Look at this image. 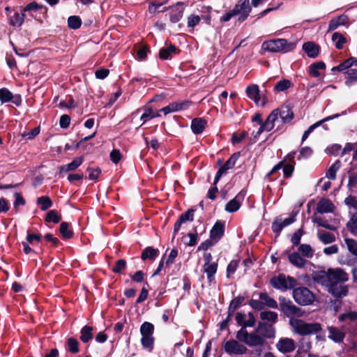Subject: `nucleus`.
<instances>
[{"instance_id": "11", "label": "nucleus", "mask_w": 357, "mask_h": 357, "mask_svg": "<svg viewBox=\"0 0 357 357\" xmlns=\"http://www.w3.org/2000/svg\"><path fill=\"white\" fill-rule=\"evenodd\" d=\"M280 300V308L282 312L289 317H301L302 312L300 308L295 306L291 301H286L284 298Z\"/></svg>"}, {"instance_id": "14", "label": "nucleus", "mask_w": 357, "mask_h": 357, "mask_svg": "<svg viewBox=\"0 0 357 357\" xmlns=\"http://www.w3.org/2000/svg\"><path fill=\"white\" fill-rule=\"evenodd\" d=\"M225 351L232 354H243L247 351V348L238 342L232 340L225 344Z\"/></svg>"}, {"instance_id": "60", "label": "nucleus", "mask_w": 357, "mask_h": 357, "mask_svg": "<svg viewBox=\"0 0 357 357\" xmlns=\"http://www.w3.org/2000/svg\"><path fill=\"white\" fill-rule=\"evenodd\" d=\"M68 346L70 352L76 354L79 351L78 342L75 338L70 337L68 340Z\"/></svg>"}, {"instance_id": "4", "label": "nucleus", "mask_w": 357, "mask_h": 357, "mask_svg": "<svg viewBox=\"0 0 357 357\" xmlns=\"http://www.w3.org/2000/svg\"><path fill=\"white\" fill-rule=\"evenodd\" d=\"M251 11L249 0H240L234 9L225 15V22L228 21L233 16H236L238 20L243 22L248 17Z\"/></svg>"}, {"instance_id": "33", "label": "nucleus", "mask_w": 357, "mask_h": 357, "mask_svg": "<svg viewBox=\"0 0 357 357\" xmlns=\"http://www.w3.org/2000/svg\"><path fill=\"white\" fill-rule=\"evenodd\" d=\"M158 253L159 250L158 249L147 247L143 250L141 257L143 260H153L158 255Z\"/></svg>"}, {"instance_id": "45", "label": "nucleus", "mask_w": 357, "mask_h": 357, "mask_svg": "<svg viewBox=\"0 0 357 357\" xmlns=\"http://www.w3.org/2000/svg\"><path fill=\"white\" fill-rule=\"evenodd\" d=\"M37 204L40 205V209L42 211H46L47 208L52 206V202L51 201L50 197L47 196H43L38 198Z\"/></svg>"}, {"instance_id": "31", "label": "nucleus", "mask_w": 357, "mask_h": 357, "mask_svg": "<svg viewBox=\"0 0 357 357\" xmlns=\"http://www.w3.org/2000/svg\"><path fill=\"white\" fill-rule=\"evenodd\" d=\"M345 75V84L347 86H351L355 83H357V69L348 70L344 73Z\"/></svg>"}, {"instance_id": "51", "label": "nucleus", "mask_w": 357, "mask_h": 357, "mask_svg": "<svg viewBox=\"0 0 357 357\" xmlns=\"http://www.w3.org/2000/svg\"><path fill=\"white\" fill-rule=\"evenodd\" d=\"M61 219V217L56 211L51 210L47 213L45 221L58 223L60 222Z\"/></svg>"}, {"instance_id": "63", "label": "nucleus", "mask_w": 357, "mask_h": 357, "mask_svg": "<svg viewBox=\"0 0 357 357\" xmlns=\"http://www.w3.org/2000/svg\"><path fill=\"white\" fill-rule=\"evenodd\" d=\"M200 17L199 15H190L188 17V26L190 28H194L196 25H197L200 22Z\"/></svg>"}, {"instance_id": "27", "label": "nucleus", "mask_w": 357, "mask_h": 357, "mask_svg": "<svg viewBox=\"0 0 357 357\" xmlns=\"http://www.w3.org/2000/svg\"><path fill=\"white\" fill-rule=\"evenodd\" d=\"M326 65L324 62H317L311 64L309 67V74L314 77H319L321 75V71L324 70Z\"/></svg>"}, {"instance_id": "20", "label": "nucleus", "mask_w": 357, "mask_h": 357, "mask_svg": "<svg viewBox=\"0 0 357 357\" xmlns=\"http://www.w3.org/2000/svg\"><path fill=\"white\" fill-rule=\"evenodd\" d=\"M183 8L182 7L181 3H178L176 5L171 8V12L169 13L170 20L173 23L178 22L183 17Z\"/></svg>"}, {"instance_id": "8", "label": "nucleus", "mask_w": 357, "mask_h": 357, "mask_svg": "<svg viewBox=\"0 0 357 357\" xmlns=\"http://www.w3.org/2000/svg\"><path fill=\"white\" fill-rule=\"evenodd\" d=\"M293 298L299 305H307L314 300V294L306 287H298L293 291Z\"/></svg>"}, {"instance_id": "16", "label": "nucleus", "mask_w": 357, "mask_h": 357, "mask_svg": "<svg viewBox=\"0 0 357 357\" xmlns=\"http://www.w3.org/2000/svg\"><path fill=\"white\" fill-rule=\"evenodd\" d=\"M256 332L261 335L264 340L265 338L273 337L275 333L274 327L271 324L265 323L259 324Z\"/></svg>"}, {"instance_id": "34", "label": "nucleus", "mask_w": 357, "mask_h": 357, "mask_svg": "<svg viewBox=\"0 0 357 357\" xmlns=\"http://www.w3.org/2000/svg\"><path fill=\"white\" fill-rule=\"evenodd\" d=\"M332 40L335 47L338 50L342 49L344 45L347 43L346 38L342 34L338 32H335L333 34Z\"/></svg>"}, {"instance_id": "1", "label": "nucleus", "mask_w": 357, "mask_h": 357, "mask_svg": "<svg viewBox=\"0 0 357 357\" xmlns=\"http://www.w3.org/2000/svg\"><path fill=\"white\" fill-rule=\"evenodd\" d=\"M312 277L314 281L327 287L328 291L335 297L342 298L348 294V286L342 283L349 280V275L340 268L314 271Z\"/></svg>"}, {"instance_id": "55", "label": "nucleus", "mask_w": 357, "mask_h": 357, "mask_svg": "<svg viewBox=\"0 0 357 357\" xmlns=\"http://www.w3.org/2000/svg\"><path fill=\"white\" fill-rule=\"evenodd\" d=\"M81 20L77 16H70L68 20V26L71 29H76L81 26Z\"/></svg>"}, {"instance_id": "37", "label": "nucleus", "mask_w": 357, "mask_h": 357, "mask_svg": "<svg viewBox=\"0 0 357 357\" xmlns=\"http://www.w3.org/2000/svg\"><path fill=\"white\" fill-rule=\"evenodd\" d=\"M340 162L339 160L334 162L327 170L326 172V177L328 179L334 180L336 178V173L340 168Z\"/></svg>"}, {"instance_id": "61", "label": "nucleus", "mask_w": 357, "mask_h": 357, "mask_svg": "<svg viewBox=\"0 0 357 357\" xmlns=\"http://www.w3.org/2000/svg\"><path fill=\"white\" fill-rule=\"evenodd\" d=\"M194 213L195 210L188 209L186 212L182 213L178 218L183 222H185L186 221H192L194 218Z\"/></svg>"}, {"instance_id": "48", "label": "nucleus", "mask_w": 357, "mask_h": 357, "mask_svg": "<svg viewBox=\"0 0 357 357\" xmlns=\"http://www.w3.org/2000/svg\"><path fill=\"white\" fill-rule=\"evenodd\" d=\"M352 61H353V59H351L350 57V58L346 59L342 63H341L340 65L333 67L331 69V70L333 72H335V71H343L344 70H347L353 66Z\"/></svg>"}, {"instance_id": "54", "label": "nucleus", "mask_w": 357, "mask_h": 357, "mask_svg": "<svg viewBox=\"0 0 357 357\" xmlns=\"http://www.w3.org/2000/svg\"><path fill=\"white\" fill-rule=\"evenodd\" d=\"M152 119H153V109L151 107H145L144 109L143 113L140 116V119L141 121H142V123L140 125V126L144 124L147 121Z\"/></svg>"}, {"instance_id": "17", "label": "nucleus", "mask_w": 357, "mask_h": 357, "mask_svg": "<svg viewBox=\"0 0 357 357\" xmlns=\"http://www.w3.org/2000/svg\"><path fill=\"white\" fill-rule=\"evenodd\" d=\"M348 21L349 17L347 15L344 14L332 19L328 24V31L335 30L340 26L347 25L348 24Z\"/></svg>"}, {"instance_id": "30", "label": "nucleus", "mask_w": 357, "mask_h": 357, "mask_svg": "<svg viewBox=\"0 0 357 357\" xmlns=\"http://www.w3.org/2000/svg\"><path fill=\"white\" fill-rule=\"evenodd\" d=\"M298 250L304 258L311 259L314 254V250L309 244H301L298 248Z\"/></svg>"}, {"instance_id": "23", "label": "nucleus", "mask_w": 357, "mask_h": 357, "mask_svg": "<svg viewBox=\"0 0 357 357\" xmlns=\"http://www.w3.org/2000/svg\"><path fill=\"white\" fill-rule=\"evenodd\" d=\"M223 174V166H220L218 171L217 172L216 176L213 181V186H212L208 191L207 197L210 199H215L216 194L218 192V188L215 186L217 182L221 178Z\"/></svg>"}, {"instance_id": "7", "label": "nucleus", "mask_w": 357, "mask_h": 357, "mask_svg": "<svg viewBox=\"0 0 357 357\" xmlns=\"http://www.w3.org/2000/svg\"><path fill=\"white\" fill-rule=\"evenodd\" d=\"M191 101L186 100L170 102L167 106L162 108L156 112L153 110V119L160 116V113L161 112H162L165 115H167L170 113L185 110L191 105Z\"/></svg>"}, {"instance_id": "44", "label": "nucleus", "mask_w": 357, "mask_h": 357, "mask_svg": "<svg viewBox=\"0 0 357 357\" xmlns=\"http://www.w3.org/2000/svg\"><path fill=\"white\" fill-rule=\"evenodd\" d=\"M42 8L43 6L41 5H39L38 3L33 1L26 5L24 8H22L21 11L24 13L28 12L32 17H33V13L38 11Z\"/></svg>"}, {"instance_id": "13", "label": "nucleus", "mask_w": 357, "mask_h": 357, "mask_svg": "<svg viewBox=\"0 0 357 357\" xmlns=\"http://www.w3.org/2000/svg\"><path fill=\"white\" fill-rule=\"evenodd\" d=\"M235 319L237 324L242 326L241 328H245L247 326L252 327L255 324V318L251 312H237Z\"/></svg>"}, {"instance_id": "35", "label": "nucleus", "mask_w": 357, "mask_h": 357, "mask_svg": "<svg viewBox=\"0 0 357 357\" xmlns=\"http://www.w3.org/2000/svg\"><path fill=\"white\" fill-rule=\"evenodd\" d=\"M92 331L93 328L91 326H84L81 330L80 340L84 343L91 340L93 337Z\"/></svg>"}, {"instance_id": "42", "label": "nucleus", "mask_w": 357, "mask_h": 357, "mask_svg": "<svg viewBox=\"0 0 357 357\" xmlns=\"http://www.w3.org/2000/svg\"><path fill=\"white\" fill-rule=\"evenodd\" d=\"M218 265L215 262L204 264V271L207 274V277L211 280V277L216 273Z\"/></svg>"}, {"instance_id": "21", "label": "nucleus", "mask_w": 357, "mask_h": 357, "mask_svg": "<svg viewBox=\"0 0 357 357\" xmlns=\"http://www.w3.org/2000/svg\"><path fill=\"white\" fill-rule=\"evenodd\" d=\"M333 203L327 199H321L317 206V211L319 213H331L333 211Z\"/></svg>"}, {"instance_id": "62", "label": "nucleus", "mask_w": 357, "mask_h": 357, "mask_svg": "<svg viewBox=\"0 0 357 357\" xmlns=\"http://www.w3.org/2000/svg\"><path fill=\"white\" fill-rule=\"evenodd\" d=\"M215 243H216L214 242L212 239H211V238L207 239L199 245V247L197 248V251L202 250V251L206 252L208 249H210Z\"/></svg>"}, {"instance_id": "6", "label": "nucleus", "mask_w": 357, "mask_h": 357, "mask_svg": "<svg viewBox=\"0 0 357 357\" xmlns=\"http://www.w3.org/2000/svg\"><path fill=\"white\" fill-rule=\"evenodd\" d=\"M270 282L275 289L282 291L291 289L296 285V279L284 274H279L273 277Z\"/></svg>"}, {"instance_id": "64", "label": "nucleus", "mask_w": 357, "mask_h": 357, "mask_svg": "<svg viewBox=\"0 0 357 357\" xmlns=\"http://www.w3.org/2000/svg\"><path fill=\"white\" fill-rule=\"evenodd\" d=\"M290 86H291L290 81H289L287 79H284V80L278 82L275 84V88L278 91H283L287 89L288 88H289Z\"/></svg>"}, {"instance_id": "53", "label": "nucleus", "mask_w": 357, "mask_h": 357, "mask_svg": "<svg viewBox=\"0 0 357 357\" xmlns=\"http://www.w3.org/2000/svg\"><path fill=\"white\" fill-rule=\"evenodd\" d=\"M340 115L338 114H337L327 116V117L324 118V119H322L319 121H317V123L310 126L306 131L310 134L316 128L321 126L324 122H326L330 120L334 119L338 117Z\"/></svg>"}, {"instance_id": "52", "label": "nucleus", "mask_w": 357, "mask_h": 357, "mask_svg": "<svg viewBox=\"0 0 357 357\" xmlns=\"http://www.w3.org/2000/svg\"><path fill=\"white\" fill-rule=\"evenodd\" d=\"M239 264L238 259L232 260L227 267V277L232 278L233 274L235 273Z\"/></svg>"}, {"instance_id": "58", "label": "nucleus", "mask_w": 357, "mask_h": 357, "mask_svg": "<svg viewBox=\"0 0 357 357\" xmlns=\"http://www.w3.org/2000/svg\"><path fill=\"white\" fill-rule=\"evenodd\" d=\"M239 155H240L238 153H234L229 158V159L226 162H225V170L232 168L235 165L236 162L239 158Z\"/></svg>"}, {"instance_id": "59", "label": "nucleus", "mask_w": 357, "mask_h": 357, "mask_svg": "<svg viewBox=\"0 0 357 357\" xmlns=\"http://www.w3.org/2000/svg\"><path fill=\"white\" fill-rule=\"evenodd\" d=\"M126 268V261L124 259H119L112 268V271L116 273H121Z\"/></svg>"}, {"instance_id": "29", "label": "nucleus", "mask_w": 357, "mask_h": 357, "mask_svg": "<svg viewBox=\"0 0 357 357\" xmlns=\"http://www.w3.org/2000/svg\"><path fill=\"white\" fill-rule=\"evenodd\" d=\"M259 298L264 307H268L273 309L278 308L277 302L271 297H270L266 293H261L259 294Z\"/></svg>"}, {"instance_id": "9", "label": "nucleus", "mask_w": 357, "mask_h": 357, "mask_svg": "<svg viewBox=\"0 0 357 357\" xmlns=\"http://www.w3.org/2000/svg\"><path fill=\"white\" fill-rule=\"evenodd\" d=\"M275 114H270L264 123L253 125L251 135L257 140L264 132H269L273 129V121L275 119Z\"/></svg>"}, {"instance_id": "40", "label": "nucleus", "mask_w": 357, "mask_h": 357, "mask_svg": "<svg viewBox=\"0 0 357 357\" xmlns=\"http://www.w3.org/2000/svg\"><path fill=\"white\" fill-rule=\"evenodd\" d=\"M344 242L349 252L357 259V241L346 238Z\"/></svg>"}, {"instance_id": "49", "label": "nucleus", "mask_w": 357, "mask_h": 357, "mask_svg": "<svg viewBox=\"0 0 357 357\" xmlns=\"http://www.w3.org/2000/svg\"><path fill=\"white\" fill-rule=\"evenodd\" d=\"M273 113L275 114V119L273 121V129L275 128L276 130H282L283 128V124L285 123L279 116V109H274L271 114Z\"/></svg>"}, {"instance_id": "36", "label": "nucleus", "mask_w": 357, "mask_h": 357, "mask_svg": "<svg viewBox=\"0 0 357 357\" xmlns=\"http://www.w3.org/2000/svg\"><path fill=\"white\" fill-rule=\"evenodd\" d=\"M318 238L324 244L331 243L335 241V235L327 231H319Z\"/></svg>"}, {"instance_id": "3", "label": "nucleus", "mask_w": 357, "mask_h": 357, "mask_svg": "<svg viewBox=\"0 0 357 357\" xmlns=\"http://www.w3.org/2000/svg\"><path fill=\"white\" fill-rule=\"evenodd\" d=\"M295 47V44L288 43L286 39H275L266 41L262 44V48L271 52H288Z\"/></svg>"}, {"instance_id": "56", "label": "nucleus", "mask_w": 357, "mask_h": 357, "mask_svg": "<svg viewBox=\"0 0 357 357\" xmlns=\"http://www.w3.org/2000/svg\"><path fill=\"white\" fill-rule=\"evenodd\" d=\"M40 127H36L29 132L22 133V137L26 139H33L40 133Z\"/></svg>"}, {"instance_id": "39", "label": "nucleus", "mask_w": 357, "mask_h": 357, "mask_svg": "<svg viewBox=\"0 0 357 357\" xmlns=\"http://www.w3.org/2000/svg\"><path fill=\"white\" fill-rule=\"evenodd\" d=\"M241 205L240 201L238 200L237 197H235L226 204L225 209L227 212L234 213L240 208Z\"/></svg>"}, {"instance_id": "47", "label": "nucleus", "mask_w": 357, "mask_h": 357, "mask_svg": "<svg viewBox=\"0 0 357 357\" xmlns=\"http://www.w3.org/2000/svg\"><path fill=\"white\" fill-rule=\"evenodd\" d=\"M60 232L64 238H70L73 234L72 229L69 227V225L65 222L60 225Z\"/></svg>"}, {"instance_id": "38", "label": "nucleus", "mask_w": 357, "mask_h": 357, "mask_svg": "<svg viewBox=\"0 0 357 357\" xmlns=\"http://www.w3.org/2000/svg\"><path fill=\"white\" fill-rule=\"evenodd\" d=\"M260 318L263 321L275 323L278 319V314L272 311H263L260 313Z\"/></svg>"}, {"instance_id": "50", "label": "nucleus", "mask_w": 357, "mask_h": 357, "mask_svg": "<svg viewBox=\"0 0 357 357\" xmlns=\"http://www.w3.org/2000/svg\"><path fill=\"white\" fill-rule=\"evenodd\" d=\"M154 326L149 322H144L140 327V333L142 335H153Z\"/></svg>"}, {"instance_id": "25", "label": "nucleus", "mask_w": 357, "mask_h": 357, "mask_svg": "<svg viewBox=\"0 0 357 357\" xmlns=\"http://www.w3.org/2000/svg\"><path fill=\"white\" fill-rule=\"evenodd\" d=\"M328 331L329 332L328 337L334 342H340L344 340L345 336L344 333L340 329L333 326H330L328 327Z\"/></svg>"}, {"instance_id": "43", "label": "nucleus", "mask_w": 357, "mask_h": 357, "mask_svg": "<svg viewBox=\"0 0 357 357\" xmlns=\"http://www.w3.org/2000/svg\"><path fill=\"white\" fill-rule=\"evenodd\" d=\"M279 116L284 123L289 122L293 119V112L287 107L279 109Z\"/></svg>"}, {"instance_id": "18", "label": "nucleus", "mask_w": 357, "mask_h": 357, "mask_svg": "<svg viewBox=\"0 0 357 357\" xmlns=\"http://www.w3.org/2000/svg\"><path fill=\"white\" fill-rule=\"evenodd\" d=\"M289 262L297 268H303L305 266L307 261L299 252H294L288 255Z\"/></svg>"}, {"instance_id": "5", "label": "nucleus", "mask_w": 357, "mask_h": 357, "mask_svg": "<svg viewBox=\"0 0 357 357\" xmlns=\"http://www.w3.org/2000/svg\"><path fill=\"white\" fill-rule=\"evenodd\" d=\"M237 339L246 344L249 347L261 346L264 343V340L261 335L256 332L248 333L245 328H241L236 334Z\"/></svg>"}, {"instance_id": "32", "label": "nucleus", "mask_w": 357, "mask_h": 357, "mask_svg": "<svg viewBox=\"0 0 357 357\" xmlns=\"http://www.w3.org/2000/svg\"><path fill=\"white\" fill-rule=\"evenodd\" d=\"M82 158L74 159L70 163L60 167V172H66L76 169L82 163Z\"/></svg>"}, {"instance_id": "22", "label": "nucleus", "mask_w": 357, "mask_h": 357, "mask_svg": "<svg viewBox=\"0 0 357 357\" xmlns=\"http://www.w3.org/2000/svg\"><path fill=\"white\" fill-rule=\"evenodd\" d=\"M303 49L307 55L311 58L317 57L319 52V46L312 42L305 43Z\"/></svg>"}, {"instance_id": "24", "label": "nucleus", "mask_w": 357, "mask_h": 357, "mask_svg": "<svg viewBox=\"0 0 357 357\" xmlns=\"http://www.w3.org/2000/svg\"><path fill=\"white\" fill-rule=\"evenodd\" d=\"M178 50L175 45H170L167 47L162 48L159 52V56L161 59H170L173 54L178 53Z\"/></svg>"}, {"instance_id": "12", "label": "nucleus", "mask_w": 357, "mask_h": 357, "mask_svg": "<svg viewBox=\"0 0 357 357\" xmlns=\"http://www.w3.org/2000/svg\"><path fill=\"white\" fill-rule=\"evenodd\" d=\"M275 347L282 354H287L295 350L296 344L294 340L291 338L282 337L276 343Z\"/></svg>"}, {"instance_id": "57", "label": "nucleus", "mask_w": 357, "mask_h": 357, "mask_svg": "<svg viewBox=\"0 0 357 357\" xmlns=\"http://www.w3.org/2000/svg\"><path fill=\"white\" fill-rule=\"evenodd\" d=\"M357 319V312L356 311H350L342 314L339 317V320L340 321H345L346 319H349L351 321H354Z\"/></svg>"}, {"instance_id": "2", "label": "nucleus", "mask_w": 357, "mask_h": 357, "mask_svg": "<svg viewBox=\"0 0 357 357\" xmlns=\"http://www.w3.org/2000/svg\"><path fill=\"white\" fill-rule=\"evenodd\" d=\"M289 324L294 332L301 335L315 334L321 330V326L319 323H307L296 318H290Z\"/></svg>"}, {"instance_id": "10", "label": "nucleus", "mask_w": 357, "mask_h": 357, "mask_svg": "<svg viewBox=\"0 0 357 357\" xmlns=\"http://www.w3.org/2000/svg\"><path fill=\"white\" fill-rule=\"evenodd\" d=\"M248 97L254 101L258 106H264L267 102L265 96L260 93L259 86L257 84H250L245 89Z\"/></svg>"}, {"instance_id": "41", "label": "nucleus", "mask_w": 357, "mask_h": 357, "mask_svg": "<svg viewBox=\"0 0 357 357\" xmlns=\"http://www.w3.org/2000/svg\"><path fill=\"white\" fill-rule=\"evenodd\" d=\"M141 342L144 348L151 351L153 347L154 337L153 335H142Z\"/></svg>"}, {"instance_id": "26", "label": "nucleus", "mask_w": 357, "mask_h": 357, "mask_svg": "<svg viewBox=\"0 0 357 357\" xmlns=\"http://www.w3.org/2000/svg\"><path fill=\"white\" fill-rule=\"evenodd\" d=\"M24 12H22V13L15 12L13 15L9 16L8 22L13 26L20 27L24 23Z\"/></svg>"}, {"instance_id": "28", "label": "nucleus", "mask_w": 357, "mask_h": 357, "mask_svg": "<svg viewBox=\"0 0 357 357\" xmlns=\"http://www.w3.org/2000/svg\"><path fill=\"white\" fill-rule=\"evenodd\" d=\"M206 125V121L201 118H196L192 120L191 129L195 134H199L203 132Z\"/></svg>"}, {"instance_id": "15", "label": "nucleus", "mask_w": 357, "mask_h": 357, "mask_svg": "<svg viewBox=\"0 0 357 357\" xmlns=\"http://www.w3.org/2000/svg\"><path fill=\"white\" fill-rule=\"evenodd\" d=\"M0 100L2 104L12 101L15 105H20L21 96L20 95L13 96L8 89L2 88L0 89Z\"/></svg>"}, {"instance_id": "46", "label": "nucleus", "mask_w": 357, "mask_h": 357, "mask_svg": "<svg viewBox=\"0 0 357 357\" xmlns=\"http://www.w3.org/2000/svg\"><path fill=\"white\" fill-rule=\"evenodd\" d=\"M347 227L351 234L357 236V212L352 215Z\"/></svg>"}, {"instance_id": "19", "label": "nucleus", "mask_w": 357, "mask_h": 357, "mask_svg": "<svg viewBox=\"0 0 357 357\" xmlns=\"http://www.w3.org/2000/svg\"><path fill=\"white\" fill-rule=\"evenodd\" d=\"M223 234V223L221 221H218L210 232V238L214 242H218Z\"/></svg>"}]
</instances>
